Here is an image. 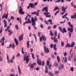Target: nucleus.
<instances>
[{
	"label": "nucleus",
	"mask_w": 76,
	"mask_h": 76,
	"mask_svg": "<svg viewBox=\"0 0 76 76\" xmlns=\"http://www.w3.org/2000/svg\"><path fill=\"white\" fill-rule=\"evenodd\" d=\"M49 76H54V74H53L51 72H49Z\"/></svg>",
	"instance_id": "2f4dec72"
},
{
	"label": "nucleus",
	"mask_w": 76,
	"mask_h": 76,
	"mask_svg": "<svg viewBox=\"0 0 76 76\" xmlns=\"http://www.w3.org/2000/svg\"><path fill=\"white\" fill-rule=\"evenodd\" d=\"M67 53L66 52H64V56H67Z\"/></svg>",
	"instance_id": "0e129e2a"
},
{
	"label": "nucleus",
	"mask_w": 76,
	"mask_h": 76,
	"mask_svg": "<svg viewBox=\"0 0 76 76\" xmlns=\"http://www.w3.org/2000/svg\"><path fill=\"white\" fill-rule=\"evenodd\" d=\"M32 26H33V28L35 29H37V28L36 27L35 25H32Z\"/></svg>",
	"instance_id": "603ef678"
},
{
	"label": "nucleus",
	"mask_w": 76,
	"mask_h": 76,
	"mask_svg": "<svg viewBox=\"0 0 76 76\" xmlns=\"http://www.w3.org/2000/svg\"><path fill=\"white\" fill-rule=\"evenodd\" d=\"M71 18L72 19H73V18H74V19H75V18H76V13H75L73 16H71Z\"/></svg>",
	"instance_id": "412c9836"
},
{
	"label": "nucleus",
	"mask_w": 76,
	"mask_h": 76,
	"mask_svg": "<svg viewBox=\"0 0 76 76\" xmlns=\"http://www.w3.org/2000/svg\"><path fill=\"white\" fill-rule=\"evenodd\" d=\"M21 51H22V54H24L25 53V52L23 51V48H22Z\"/></svg>",
	"instance_id": "37998d69"
},
{
	"label": "nucleus",
	"mask_w": 76,
	"mask_h": 76,
	"mask_svg": "<svg viewBox=\"0 0 76 76\" xmlns=\"http://www.w3.org/2000/svg\"><path fill=\"white\" fill-rule=\"evenodd\" d=\"M67 57L65 56V60L64 61V63H66L67 62Z\"/></svg>",
	"instance_id": "e433bc0d"
},
{
	"label": "nucleus",
	"mask_w": 76,
	"mask_h": 76,
	"mask_svg": "<svg viewBox=\"0 0 76 76\" xmlns=\"http://www.w3.org/2000/svg\"><path fill=\"white\" fill-rule=\"evenodd\" d=\"M55 36H57V31H55Z\"/></svg>",
	"instance_id": "680f3d73"
},
{
	"label": "nucleus",
	"mask_w": 76,
	"mask_h": 76,
	"mask_svg": "<svg viewBox=\"0 0 76 76\" xmlns=\"http://www.w3.org/2000/svg\"><path fill=\"white\" fill-rule=\"evenodd\" d=\"M44 52L46 53H49V50L47 48H46V46H45L44 47Z\"/></svg>",
	"instance_id": "423d86ee"
},
{
	"label": "nucleus",
	"mask_w": 76,
	"mask_h": 76,
	"mask_svg": "<svg viewBox=\"0 0 76 76\" xmlns=\"http://www.w3.org/2000/svg\"><path fill=\"white\" fill-rule=\"evenodd\" d=\"M29 19H30V18H28V21H26L23 24V25H25V23H31V20H29Z\"/></svg>",
	"instance_id": "6e6552de"
},
{
	"label": "nucleus",
	"mask_w": 76,
	"mask_h": 76,
	"mask_svg": "<svg viewBox=\"0 0 76 76\" xmlns=\"http://www.w3.org/2000/svg\"><path fill=\"white\" fill-rule=\"evenodd\" d=\"M31 15H36V16H39V14L37 12H34L31 13Z\"/></svg>",
	"instance_id": "f8f14e48"
},
{
	"label": "nucleus",
	"mask_w": 76,
	"mask_h": 76,
	"mask_svg": "<svg viewBox=\"0 0 76 76\" xmlns=\"http://www.w3.org/2000/svg\"><path fill=\"white\" fill-rule=\"evenodd\" d=\"M35 19H34V17L31 18V23H32V25H36L35 23V21L37 20V17L36 16L34 17Z\"/></svg>",
	"instance_id": "f03ea898"
},
{
	"label": "nucleus",
	"mask_w": 76,
	"mask_h": 76,
	"mask_svg": "<svg viewBox=\"0 0 76 76\" xmlns=\"http://www.w3.org/2000/svg\"><path fill=\"white\" fill-rule=\"evenodd\" d=\"M31 56L33 58V59H35V57H34V54L32 53H31Z\"/></svg>",
	"instance_id": "c03bdc74"
},
{
	"label": "nucleus",
	"mask_w": 76,
	"mask_h": 76,
	"mask_svg": "<svg viewBox=\"0 0 76 76\" xmlns=\"http://www.w3.org/2000/svg\"><path fill=\"white\" fill-rule=\"evenodd\" d=\"M69 37L70 38V37H71V33H70V32L69 33Z\"/></svg>",
	"instance_id": "338daca9"
},
{
	"label": "nucleus",
	"mask_w": 76,
	"mask_h": 76,
	"mask_svg": "<svg viewBox=\"0 0 76 76\" xmlns=\"http://www.w3.org/2000/svg\"><path fill=\"white\" fill-rule=\"evenodd\" d=\"M45 73H48V68H47V66H45Z\"/></svg>",
	"instance_id": "c85d7f7f"
},
{
	"label": "nucleus",
	"mask_w": 76,
	"mask_h": 76,
	"mask_svg": "<svg viewBox=\"0 0 76 76\" xmlns=\"http://www.w3.org/2000/svg\"><path fill=\"white\" fill-rule=\"evenodd\" d=\"M36 56L37 57V64H38V65H39L40 66H41V59H38V58L39 57V56H38V55H36Z\"/></svg>",
	"instance_id": "7ed1b4c3"
},
{
	"label": "nucleus",
	"mask_w": 76,
	"mask_h": 76,
	"mask_svg": "<svg viewBox=\"0 0 76 76\" xmlns=\"http://www.w3.org/2000/svg\"><path fill=\"white\" fill-rule=\"evenodd\" d=\"M18 71L19 72V74H21V69H20V66H18Z\"/></svg>",
	"instance_id": "9b49d317"
},
{
	"label": "nucleus",
	"mask_w": 76,
	"mask_h": 76,
	"mask_svg": "<svg viewBox=\"0 0 76 76\" xmlns=\"http://www.w3.org/2000/svg\"><path fill=\"white\" fill-rule=\"evenodd\" d=\"M3 60V58L1 56H0V61H2Z\"/></svg>",
	"instance_id": "a19ab883"
},
{
	"label": "nucleus",
	"mask_w": 76,
	"mask_h": 76,
	"mask_svg": "<svg viewBox=\"0 0 76 76\" xmlns=\"http://www.w3.org/2000/svg\"><path fill=\"white\" fill-rule=\"evenodd\" d=\"M42 39H43V41H46V37H45L44 35H42Z\"/></svg>",
	"instance_id": "dca6fc26"
},
{
	"label": "nucleus",
	"mask_w": 76,
	"mask_h": 76,
	"mask_svg": "<svg viewBox=\"0 0 76 76\" xmlns=\"http://www.w3.org/2000/svg\"><path fill=\"white\" fill-rule=\"evenodd\" d=\"M44 15H46V16L47 18H50V17H51V15H49V14H50V12H44Z\"/></svg>",
	"instance_id": "0eeeda50"
},
{
	"label": "nucleus",
	"mask_w": 76,
	"mask_h": 76,
	"mask_svg": "<svg viewBox=\"0 0 76 76\" xmlns=\"http://www.w3.org/2000/svg\"><path fill=\"white\" fill-rule=\"evenodd\" d=\"M14 41L15 42L16 45H18V40L16 39V38H15L14 39Z\"/></svg>",
	"instance_id": "6ab92c4d"
},
{
	"label": "nucleus",
	"mask_w": 76,
	"mask_h": 76,
	"mask_svg": "<svg viewBox=\"0 0 76 76\" xmlns=\"http://www.w3.org/2000/svg\"><path fill=\"white\" fill-rule=\"evenodd\" d=\"M66 48H67V47H70V45L69 43L67 44L66 46Z\"/></svg>",
	"instance_id": "72a5a7b5"
},
{
	"label": "nucleus",
	"mask_w": 76,
	"mask_h": 76,
	"mask_svg": "<svg viewBox=\"0 0 76 76\" xmlns=\"http://www.w3.org/2000/svg\"><path fill=\"white\" fill-rule=\"evenodd\" d=\"M45 22L46 24H47V25H48V22L47 21H46V20H45Z\"/></svg>",
	"instance_id": "6e6d98bb"
},
{
	"label": "nucleus",
	"mask_w": 76,
	"mask_h": 76,
	"mask_svg": "<svg viewBox=\"0 0 76 76\" xmlns=\"http://www.w3.org/2000/svg\"><path fill=\"white\" fill-rule=\"evenodd\" d=\"M48 7H44L43 9L42 10V11L43 12H44V10L46 12H48Z\"/></svg>",
	"instance_id": "1a4fd4ad"
},
{
	"label": "nucleus",
	"mask_w": 76,
	"mask_h": 76,
	"mask_svg": "<svg viewBox=\"0 0 76 76\" xmlns=\"http://www.w3.org/2000/svg\"><path fill=\"white\" fill-rule=\"evenodd\" d=\"M70 27H71V28H68V31H70L71 32H73V26L72 24H71L69 25Z\"/></svg>",
	"instance_id": "20e7f679"
},
{
	"label": "nucleus",
	"mask_w": 76,
	"mask_h": 76,
	"mask_svg": "<svg viewBox=\"0 0 76 76\" xmlns=\"http://www.w3.org/2000/svg\"><path fill=\"white\" fill-rule=\"evenodd\" d=\"M61 47H64V42L63 41L61 42Z\"/></svg>",
	"instance_id": "7c9ffc66"
},
{
	"label": "nucleus",
	"mask_w": 76,
	"mask_h": 76,
	"mask_svg": "<svg viewBox=\"0 0 76 76\" xmlns=\"http://www.w3.org/2000/svg\"><path fill=\"white\" fill-rule=\"evenodd\" d=\"M15 27L16 29H17V30H18L19 29V28H18V25H15Z\"/></svg>",
	"instance_id": "f704fd0d"
},
{
	"label": "nucleus",
	"mask_w": 76,
	"mask_h": 76,
	"mask_svg": "<svg viewBox=\"0 0 76 76\" xmlns=\"http://www.w3.org/2000/svg\"><path fill=\"white\" fill-rule=\"evenodd\" d=\"M42 63V64L41 63V65H42V66H43L44 65V61H43Z\"/></svg>",
	"instance_id": "13d9d810"
},
{
	"label": "nucleus",
	"mask_w": 76,
	"mask_h": 76,
	"mask_svg": "<svg viewBox=\"0 0 76 76\" xmlns=\"http://www.w3.org/2000/svg\"><path fill=\"white\" fill-rule=\"evenodd\" d=\"M19 40L21 41L23 39V34H22L20 36H19Z\"/></svg>",
	"instance_id": "2eb2a0df"
},
{
	"label": "nucleus",
	"mask_w": 76,
	"mask_h": 76,
	"mask_svg": "<svg viewBox=\"0 0 76 76\" xmlns=\"http://www.w3.org/2000/svg\"><path fill=\"white\" fill-rule=\"evenodd\" d=\"M12 34H13V31H11L10 33H9L8 35H11Z\"/></svg>",
	"instance_id": "4d7b16f0"
},
{
	"label": "nucleus",
	"mask_w": 76,
	"mask_h": 76,
	"mask_svg": "<svg viewBox=\"0 0 76 76\" xmlns=\"http://www.w3.org/2000/svg\"><path fill=\"white\" fill-rule=\"evenodd\" d=\"M49 64H50V61H49V60H48L47 61L46 65L48 66L49 65Z\"/></svg>",
	"instance_id": "de8ad7c7"
},
{
	"label": "nucleus",
	"mask_w": 76,
	"mask_h": 76,
	"mask_svg": "<svg viewBox=\"0 0 76 76\" xmlns=\"http://www.w3.org/2000/svg\"><path fill=\"white\" fill-rule=\"evenodd\" d=\"M28 67H30L31 69H33V67H34V65L32 64H30V65H28Z\"/></svg>",
	"instance_id": "bb28decb"
},
{
	"label": "nucleus",
	"mask_w": 76,
	"mask_h": 76,
	"mask_svg": "<svg viewBox=\"0 0 76 76\" xmlns=\"http://www.w3.org/2000/svg\"><path fill=\"white\" fill-rule=\"evenodd\" d=\"M7 16H8V13L7 12L6 14H6H5L2 17V19H4V18H5V19H7Z\"/></svg>",
	"instance_id": "ddd939ff"
},
{
	"label": "nucleus",
	"mask_w": 76,
	"mask_h": 76,
	"mask_svg": "<svg viewBox=\"0 0 76 76\" xmlns=\"http://www.w3.org/2000/svg\"><path fill=\"white\" fill-rule=\"evenodd\" d=\"M75 42H73L71 45H70V47H74V45H75Z\"/></svg>",
	"instance_id": "5701e85b"
},
{
	"label": "nucleus",
	"mask_w": 76,
	"mask_h": 76,
	"mask_svg": "<svg viewBox=\"0 0 76 76\" xmlns=\"http://www.w3.org/2000/svg\"><path fill=\"white\" fill-rule=\"evenodd\" d=\"M15 56L13 55V56L12 58L11 59V60H10V62L11 63H13V60L15 59Z\"/></svg>",
	"instance_id": "aec40b11"
},
{
	"label": "nucleus",
	"mask_w": 76,
	"mask_h": 76,
	"mask_svg": "<svg viewBox=\"0 0 76 76\" xmlns=\"http://www.w3.org/2000/svg\"><path fill=\"white\" fill-rule=\"evenodd\" d=\"M67 9V7H66L64 8V7L63 6L62 7V12H65L66 10Z\"/></svg>",
	"instance_id": "9d476101"
},
{
	"label": "nucleus",
	"mask_w": 76,
	"mask_h": 76,
	"mask_svg": "<svg viewBox=\"0 0 76 76\" xmlns=\"http://www.w3.org/2000/svg\"><path fill=\"white\" fill-rule=\"evenodd\" d=\"M7 62L8 63H10V59H9V56H8V55H7Z\"/></svg>",
	"instance_id": "b1692460"
},
{
	"label": "nucleus",
	"mask_w": 76,
	"mask_h": 76,
	"mask_svg": "<svg viewBox=\"0 0 76 76\" xmlns=\"http://www.w3.org/2000/svg\"><path fill=\"white\" fill-rule=\"evenodd\" d=\"M4 28L6 27L7 26V22L5 20H4Z\"/></svg>",
	"instance_id": "f3484780"
},
{
	"label": "nucleus",
	"mask_w": 76,
	"mask_h": 76,
	"mask_svg": "<svg viewBox=\"0 0 76 76\" xmlns=\"http://www.w3.org/2000/svg\"><path fill=\"white\" fill-rule=\"evenodd\" d=\"M2 40V42H4V40H5V38H4V37H3L2 38V39H1L0 42L1 43Z\"/></svg>",
	"instance_id": "393cba45"
},
{
	"label": "nucleus",
	"mask_w": 76,
	"mask_h": 76,
	"mask_svg": "<svg viewBox=\"0 0 76 76\" xmlns=\"http://www.w3.org/2000/svg\"><path fill=\"white\" fill-rule=\"evenodd\" d=\"M23 60L26 61V63H28V61H29V59L28 55H27V52H26L25 54L24 55Z\"/></svg>",
	"instance_id": "f257e3e1"
},
{
	"label": "nucleus",
	"mask_w": 76,
	"mask_h": 76,
	"mask_svg": "<svg viewBox=\"0 0 76 76\" xmlns=\"http://www.w3.org/2000/svg\"><path fill=\"white\" fill-rule=\"evenodd\" d=\"M10 19L11 20L14 19V17L13 16H11Z\"/></svg>",
	"instance_id": "69168bd1"
},
{
	"label": "nucleus",
	"mask_w": 76,
	"mask_h": 76,
	"mask_svg": "<svg viewBox=\"0 0 76 76\" xmlns=\"http://www.w3.org/2000/svg\"><path fill=\"white\" fill-rule=\"evenodd\" d=\"M71 6L72 7H74L75 5V4H73V2H72L71 3Z\"/></svg>",
	"instance_id": "79ce46f5"
},
{
	"label": "nucleus",
	"mask_w": 76,
	"mask_h": 76,
	"mask_svg": "<svg viewBox=\"0 0 76 76\" xmlns=\"http://www.w3.org/2000/svg\"><path fill=\"white\" fill-rule=\"evenodd\" d=\"M19 13L20 14V15L22 14V15H23L24 13H25V12H23V10H22V7L21 6H20V10H19Z\"/></svg>",
	"instance_id": "39448f33"
},
{
	"label": "nucleus",
	"mask_w": 76,
	"mask_h": 76,
	"mask_svg": "<svg viewBox=\"0 0 76 76\" xmlns=\"http://www.w3.org/2000/svg\"><path fill=\"white\" fill-rule=\"evenodd\" d=\"M65 22H66V20H64V21L60 22V23L61 24H63V23H64Z\"/></svg>",
	"instance_id": "3c124183"
},
{
	"label": "nucleus",
	"mask_w": 76,
	"mask_h": 76,
	"mask_svg": "<svg viewBox=\"0 0 76 76\" xmlns=\"http://www.w3.org/2000/svg\"><path fill=\"white\" fill-rule=\"evenodd\" d=\"M41 56H44V53H43V52H41Z\"/></svg>",
	"instance_id": "8fccbe9b"
},
{
	"label": "nucleus",
	"mask_w": 76,
	"mask_h": 76,
	"mask_svg": "<svg viewBox=\"0 0 76 76\" xmlns=\"http://www.w3.org/2000/svg\"><path fill=\"white\" fill-rule=\"evenodd\" d=\"M29 5L30 6V7H31L32 6H34V4L33 3H30L29 4Z\"/></svg>",
	"instance_id": "58836bf2"
},
{
	"label": "nucleus",
	"mask_w": 76,
	"mask_h": 76,
	"mask_svg": "<svg viewBox=\"0 0 76 76\" xmlns=\"http://www.w3.org/2000/svg\"><path fill=\"white\" fill-rule=\"evenodd\" d=\"M33 35L35 39H37V37H36V35H35V34H33Z\"/></svg>",
	"instance_id": "bf43d9fd"
},
{
	"label": "nucleus",
	"mask_w": 76,
	"mask_h": 76,
	"mask_svg": "<svg viewBox=\"0 0 76 76\" xmlns=\"http://www.w3.org/2000/svg\"><path fill=\"white\" fill-rule=\"evenodd\" d=\"M75 57L74 58V61L75 62L76 61V54H75Z\"/></svg>",
	"instance_id": "864d4df0"
},
{
	"label": "nucleus",
	"mask_w": 76,
	"mask_h": 76,
	"mask_svg": "<svg viewBox=\"0 0 76 76\" xmlns=\"http://www.w3.org/2000/svg\"><path fill=\"white\" fill-rule=\"evenodd\" d=\"M41 34V32H38V36H39V39H40V42H42V38H41V37H40V34Z\"/></svg>",
	"instance_id": "a211bd4d"
},
{
	"label": "nucleus",
	"mask_w": 76,
	"mask_h": 76,
	"mask_svg": "<svg viewBox=\"0 0 76 76\" xmlns=\"http://www.w3.org/2000/svg\"><path fill=\"white\" fill-rule=\"evenodd\" d=\"M50 35L51 37H53V33H52V31L51 30L50 31Z\"/></svg>",
	"instance_id": "4c0bfd02"
},
{
	"label": "nucleus",
	"mask_w": 76,
	"mask_h": 76,
	"mask_svg": "<svg viewBox=\"0 0 76 76\" xmlns=\"http://www.w3.org/2000/svg\"><path fill=\"white\" fill-rule=\"evenodd\" d=\"M17 19L18 20V21L20 22V23H22V22H21V18H19L18 17Z\"/></svg>",
	"instance_id": "c756f323"
},
{
	"label": "nucleus",
	"mask_w": 76,
	"mask_h": 76,
	"mask_svg": "<svg viewBox=\"0 0 76 76\" xmlns=\"http://www.w3.org/2000/svg\"><path fill=\"white\" fill-rule=\"evenodd\" d=\"M29 42H30V41H27V48H29V46H30V44H29Z\"/></svg>",
	"instance_id": "4468645a"
},
{
	"label": "nucleus",
	"mask_w": 76,
	"mask_h": 76,
	"mask_svg": "<svg viewBox=\"0 0 76 76\" xmlns=\"http://www.w3.org/2000/svg\"><path fill=\"white\" fill-rule=\"evenodd\" d=\"M39 67H37L36 69V70H37V71L39 70Z\"/></svg>",
	"instance_id": "774afa93"
},
{
	"label": "nucleus",
	"mask_w": 76,
	"mask_h": 76,
	"mask_svg": "<svg viewBox=\"0 0 76 76\" xmlns=\"http://www.w3.org/2000/svg\"><path fill=\"white\" fill-rule=\"evenodd\" d=\"M53 49L55 51H57V48H56V44H55L53 46Z\"/></svg>",
	"instance_id": "a878e982"
},
{
	"label": "nucleus",
	"mask_w": 76,
	"mask_h": 76,
	"mask_svg": "<svg viewBox=\"0 0 76 76\" xmlns=\"http://www.w3.org/2000/svg\"><path fill=\"white\" fill-rule=\"evenodd\" d=\"M50 48H53V45L52 44H50Z\"/></svg>",
	"instance_id": "e2e57ef3"
},
{
	"label": "nucleus",
	"mask_w": 76,
	"mask_h": 76,
	"mask_svg": "<svg viewBox=\"0 0 76 76\" xmlns=\"http://www.w3.org/2000/svg\"><path fill=\"white\" fill-rule=\"evenodd\" d=\"M59 12V10H58L54 14L55 16H56L57 14V13H58Z\"/></svg>",
	"instance_id": "09e8293b"
},
{
	"label": "nucleus",
	"mask_w": 76,
	"mask_h": 76,
	"mask_svg": "<svg viewBox=\"0 0 76 76\" xmlns=\"http://www.w3.org/2000/svg\"><path fill=\"white\" fill-rule=\"evenodd\" d=\"M54 42H58V40H57V38H56V37H54Z\"/></svg>",
	"instance_id": "cd10ccee"
},
{
	"label": "nucleus",
	"mask_w": 76,
	"mask_h": 76,
	"mask_svg": "<svg viewBox=\"0 0 76 76\" xmlns=\"http://www.w3.org/2000/svg\"><path fill=\"white\" fill-rule=\"evenodd\" d=\"M57 60H58V62H59L60 61V57H59V56H57Z\"/></svg>",
	"instance_id": "c9c22d12"
},
{
	"label": "nucleus",
	"mask_w": 76,
	"mask_h": 76,
	"mask_svg": "<svg viewBox=\"0 0 76 76\" xmlns=\"http://www.w3.org/2000/svg\"><path fill=\"white\" fill-rule=\"evenodd\" d=\"M55 74H58V73H59V71H56L55 72Z\"/></svg>",
	"instance_id": "a18cd8bd"
},
{
	"label": "nucleus",
	"mask_w": 76,
	"mask_h": 76,
	"mask_svg": "<svg viewBox=\"0 0 76 76\" xmlns=\"http://www.w3.org/2000/svg\"><path fill=\"white\" fill-rule=\"evenodd\" d=\"M54 65L55 67H57L58 66V63L56 62H55L54 63Z\"/></svg>",
	"instance_id": "473e14b6"
},
{
	"label": "nucleus",
	"mask_w": 76,
	"mask_h": 76,
	"mask_svg": "<svg viewBox=\"0 0 76 76\" xmlns=\"http://www.w3.org/2000/svg\"><path fill=\"white\" fill-rule=\"evenodd\" d=\"M11 72H12V73H14L15 72V70H14V69H12L11 70Z\"/></svg>",
	"instance_id": "052dcab7"
},
{
	"label": "nucleus",
	"mask_w": 76,
	"mask_h": 76,
	"mask_svg": "<svg viewBox=\"0 0 76 76\" xmlns=\"http://www.w3.org/2000/svg\"><path fill=\"white\" fill-rule=\"evenodd\" d=\"M57 9H59V8H58L57 7H56L54 9V11H56V10Z\"/></svg>",
	"instance_id": "49530a36"
},
{
	"label": "nucleus",
	"mask_w": 76,
	"mask_h": 76,
	"mask_svg": "<svg viewBox=\"0 0 76 76\" xmlns=\"http://www.w3.org/2000/svg\"><path fill=\"white\" fill-rule=\"evenodd\" d=\"M68 61H71V58L70 56H68Z\"/></svg>",
	"instance_id": "ea45409f"
},
{
	"label": "nucleus",
	"mask_w": 76,
	"mask_h": 76,
	"mask_svg": "<svg viewBox=\"0 0 76 76\" xmlns=\"http://www.w3.org/2000/svg\"><path fill=\"white\" fill-rule=\"evenodd\" d=\"M70 70L71 72H73V67H72L70 68Z\"/></svg>",
	"instance_id": "5fc2aeb1"
},
{
	"label": "nucleus",
	"mask_w": 76,
	"mask_h": 76,
	"mask_svg": "<svg viewBox=\"0 0 76 76\" xmlns=\"http://www.w3.org/2000/svg\"><path fill=\"white\" fill-rule=\"evenodd\" d=\"M61 32L63 34H64V32H65V33L66 32V28H64L63 29V30H62Z\"/></svg>",
	"instance_id": "4be33fe9"
}]
</instances>
